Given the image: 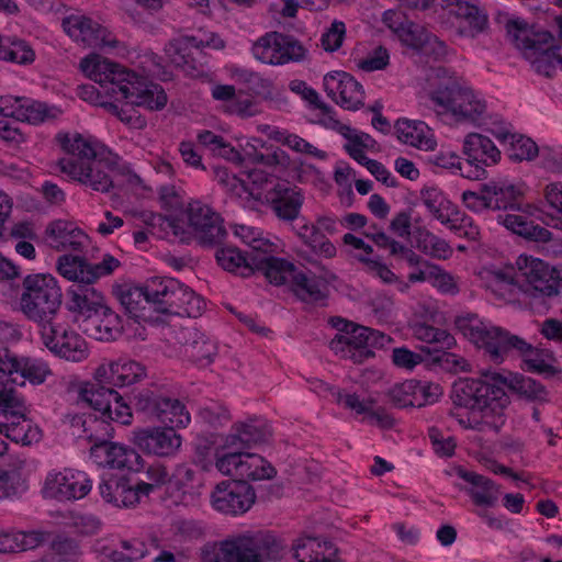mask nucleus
I'll list each match as a JSON object with an SVG mask.
<instances>
[{
    "label": "nucleus",
    "mask_w": 562,
    "mask_h": 562,
    "mask_svg": "<svg viewBox=\"0 0 562 562\" xmlns=\"http://www.w3.org/2000/svg\"><path fill=\"white\" fill-rule=\"evenodd\" d=\"M117 63L111 61L108 58L98 54H90L80 61L81 70L93 81L104 86L106 78L113 75V69H116Z\"/></svg>",
    "instance_id": "42"
},
{
    "label": "nucleus",
    "mask_w": 562,
    "mask_h": 562,
    "mask_svg": "<svg viewBox=\"0 0 562 562\" xmlns=\"http://www.w3.org/2000/svg\"><path fill=\"white\" fill-rule=\"evenodd\" d=\"M256 271L262 272L269 283L277 286L283 285L289 279L293 278L296 267L284 258L267 255L266 252H255V259H250Z\"/></svg>",
    "instance_id": "23"
},
{
    "label": "nucleus",
    "mask_w": 562,
    "mask_h": 562,
    "mask_svg": "<svg viewBox=\"0 0 562 562\" xmlns=\"http://www.w3.org/2000/svg\"><path fill=\"white\" fill-rule=\"evenodd\" d=\"M194 238L202 247L215 248L223 245L227 237L224 221L218 213L211 214L206 224L193 228Z\"/></svg>",
    "instance_id": "39"
},
{
    "label": "nucleus",
    "mask_w": 562,
    "mask_h": 562,
    "mask_svg": "<svg viewBox=\"0 0 562 562\" xmlns=\"http://www.w3.org/2000/svg\"><path fill=\"white\" fill-rule=\"evenodd\" d=\"M482 192L493 196V210L525 211L521 207L522 190L514 184L490 182L482 184Z\"/></svg>",
    "instance_id": "32"
},
{
    "label": "nucleus",
    "mask_w": 562,
    "mask_h": 562,
    "mask_svg": "<svg viewBox=\"0 0 562 562\" xmlns=\"http://www.w3.org/2000/svg\"><path fill=\"white\" fill-rule=\"evenodd\" d=\"M215 445L213 435L211 437L199 436L196 438L193 462L203 471H207L212 467V450Z\"/></svg>",
    "instance_id": "57"
},
{
    "label": "nucleus",
    "mask_w": 562,
    "mask_h": 562,
    "mask_svg": "<svg viewBox=\"0 0 562 562\" xmlns=\"http://www.w3.org/2000/svg\"><path fill=\"white\" fill-rule=\"evenodd\" d=\"M283 549L270 531H248L216 543H206L201 551L202 562H265L277 560Z\"/></svg>",
    "instance_id": "3"
},
{
    "label": "nucleus",
    "mask_w": 562,
    "mask_h": 562,
    "mask_svg": "<svg viewBox=\"0 0 562 562\" xmlns=\"http://www.w3.org/2000/svg\"><path fill=\"white\" fill-rule=\"evenodd\" d=\"M235 77L244 88V98L260 97L265 100L272 99L273 85L269 79L248 69H236Z\"/></svg>",
    "instance_id": "41"
},
{
    "label": "nucleus",
    "mask_w": 562,
    "mask_h": 562,
    "mask_svg": "<svg viewBox=\"0 0 562 562\" xmlns=\"http://www.w3.org/2000/svg\"><path fill=\"white\" fill-rule=\"evenodd\" d=\"M454 471L459 477L472 485L467 492L476 506L493 507L496 504L501 492L494 481L473 471H468L463 467H457Z\"/></svg>",
    "instance_id": "24"
},
{
    "label": "nucleus",
    "mask_w": 562,
    "mask_h": 562,
    "mask_svg": "<svg viewBox=\"0 0 562 562\" xmlns=\"http://www.w3.org/2000/svg\"><path fill=\"white\" fill-rule=\"evenodd\" d=\"M16 102L20 103L16 109L18 115L29 123L38 124L55 117V114L50 113L52 109L44 102L30 101L24 98H16Z\"/></svg>",
    "instance_id": "47"
},
{
    "label": "nucleus",
    "mask_w": 562,
    "mask_h": 562,
    "mask_svg": "<svg viewBox=\"0 0 562 562\" xmlns=\"http://www.w3.org/2000/svg\"><path fill=\"white\" fill-rule=\"evenodd\" d=\"M291 291L302 302L317 303L327 299L326 285L315 274L308 277L305 272L297 270L291 279Z\"/></svg>",
    "instance_id": "30"
},
{
    "label": "nucleus",
    "mask_w": 562,
    "mask_h": 562,
    "mask_svg": "<svg viewBox=\"0 0 562 562\" xmlns=\"http://www.w3.org/2000/svg\"><path fill=\"white\" fill-rule=\"evenodd\" d=\"M173 278L155 277L142 286L146 296H148L155 313L158 314V302L167 297L170 285L169 282H173Z\"/></svg>",
    "instance_id": "56"
},
{
    "label": "nucleus",
    "mask_w": 562,
    "mask_h": 562,
    "mask_svg": "<svg viewBox=\"0 0 562 562\" xmlns=\"http://www.w3.org/2000/svg\"><path fill=\"white\" fill-rule=\"evenodd\" d=\"M212 97L215 100L225 101V111L231 114H237L241 117L255 115L251 110L254 101L250 98H244V90L236 91L234 86L217 85L212 89Z\"/></svg>",
    "instance_id": "34"
},
{
    "label": "nucleus",
    "mask_w": 562,
    "mask_h": 562,
    "mask_svg": "<svg viewBox=\"0 0 562 562\" xmlns=\"http://www.w3.org/2000/svg\"><path fill=\"white\" fill-rule=\"evenodd\" d=\"M113 295L117 299L125 314L136 323H159V316L154 315L153 305L142 286L130 284H115L112 288Z\"/></svg>",
    "instance_id": "19"
},
{
    "label": "nucleus",
    "mask_w": 562,
    "mask_h": 562,
    "mask_svg": "<svg viewBox=\"0 0 562 562\" xmlns=\"http://www.w3.org/2000/svg\"><path fill=\"white\" fill-rule=\"evenodd\" d=\"M52 553L57 558L76 559L82 555L79 541L65 535H57L49 544Z\"/></svg>",
    "instance_id": "54"
},
{
    "label": "nucleus",
    "mask_w": 562,
    "mask_h": 562,
    "mask_svg": "<svg viewBox=\"0 0 562 562\" xmlns=\"http://www.w3.org/2000/svg\"><path fill=\"white\" fill-rule=\"evenodd\" d=\"M368 335H370V328L359 325L351 337L346 336L348 355L344 357L351 359L355 363H362L374 357V352L368 348Z\"/></svg>",
    "instance_id": "44"
},
{
    "label": "nucleus",
    "mask_w": 562,
    "mask_h": 562,
    "mask_svg": "<svg viewBox=\"0 0 562 562\" xmlns=\"http://www.w3.org/2000/svg\"><path fill=\"white\" fill-rule=\"evenodd\" d=\"M495 136L501 143L507 145L506 155L512 161H530L539 154L537 144L530 137L509 132H501L495 134Z\"/></svg>",
    "instance_id": "33"
},
{
    "label": "nucleus",
    "mask_w": 562,
    "mask_h": 562,
    "mask_svg": "<svg viewBox=\"0 0 562 562\" xmlns=\"http://www.w3.org/2000/svg\"><path fill=\"white\" fill-rule=\"evenodd\" d=\"M416 393V400L419 404H416V407H423L427 404H432L437 402L439 396L442 395V387L432 382H424L417 381V386L414 387Z\"/></svg>",
    "instance_id": "61"
},
{
    "label": "nucleus",
    "mask_w": 562,
    "mask_h": 562,
    "mask_svg": "<svg viewBox=\"0 0 562 562\" xmlns=\"http://www.w3.org/2000/svg\"><path fill=\"white\" fill-rule=\"evenodd\" d=\"M177 340L182 346V355L189 361L206 367L213 362L216 346L198 328L186 326L177 333Z\"/></svg>",
    "instance_id": "21"
},
{
    "label": "nucleus",
    "mask_w": 562,
    "mask_h": 562,
    "mask_svg": "<svg viewBox=\"0 0 562 562\" xmlns=\"http://www.w3.org/2000/svg\"><path fill=\"white\" fill-rule=\"evenodd\" d=\"M136 412L155 417L165 427H186L190 423V414L178 398L164 395L157 389H143L133 396Z\"/></svg>",
    "instance_id": "7"
},
{
    "label": "nucleus",
    "mask_w": 562,
    "mask_h": 562,
    "mask_svg": "<svg viewBox=\"0 0 562 562\" xmlns=\"http://www.w3.org/2000/svg\"><path fill=\"white\" fill-rule=\"evenodd\" d=\"M346 33L345 23L341 21H334L331 26L322 35V46L326 52H335L342 45L344 36Z\"/></svg>",
    "instance_id": "58"
},
{
    "label": "nucleus",
    "mask_w": 562,
    "mask_h": 562,
    "mask_svg": "<svg viewBox=\"0 0 562 562\" xmlns=\"http://www.w3.org/2000/svg\"><path fill=\"white\" fill-rule=\"evenodd\" d=\"M505 389L510 390L519 396L531 402L548 401V391L546 386L535 379L512 372H508V374L505 375Z\"/></svg>",
    "instance_id": "37"
},
{
    "label": "nucleus",
    "mask_w": 562,
    "mask_h": 562,
    "mask_svg": "<svg viewBox=\"0 0 562 562\" xmlns=\"http://www.w3.org/2000/svg\"><path fill=\"white\" fill-rule=\"evenodd\" d=\"M235 432L229 434L223 445L228 452L246 451L255 445L267 442L272 432L267 426H257L252 423H239L234 426Z\"/></svg>",
    "instance_id": "25"
},
{
    "label": "nucleus",
    "mask_w": 562,
    "mask_h": 562,
    "mask_svg": "<svg viewBox=\"0 0 562 562\" xmlns=\"http://www.w3.org/2000/svg\"><path fill=\"white\" fill-rule=\"evenodd\" d=\"M20 417L22 418L21 420H12L8 427H4L5 437L23 446L38 442L42 438L41 429L37 426H33L31 420L25 418L23 414Z\"/></svg>",
    "instance_id": "43"
},
{
    "label": "nucleus",
    "mask_w": 562,
    "mask_h": 562,
    "mask_svg": "<svg viewBox=\"0 0 562 562\" xmlns=\"http://www.w3.org/2000/svg\"><path fill=\"white\" fill-rule=\"evenodd\" d=\"M431 100L463 120L476 121L485 110V104L476 100L472 90L461 87L457 81L441 83L431 93Z\"/></svg>",
    "instance_id": "10"
},
{
    "label": "nucleus",
    "mask_w": 562,
    "mask_h": 562,
    "mask_svg": "<svg viewBox=\"0 0 562 562\" xmlns=\"http://www.w3.org/2000/svg\"><path fill=\"white\" fill-rule=\"evenodd\" d=\"M134 445L144 453L157 457L173 456L181 447L182 438L171 427H147L133 432Z\"/></svg>",
    "instance_id": "14"
},
{
    "label": "nucleus",
    "mask_w": 562,
    "mask_h": 562,
    "mask_svg": "<svg viewBox=\"0 0 562 562\" xmlns=\"http://www.w3.org/2000/svg\"><path fill=\"white\" fill-rule=\"evenodd\" d=\"M506 379L502 373L480 370L479 378L459 379L452 384V403L469 411L468 423L459 424L464 428L484 431L485 428L499 432L505 424L504 411L510 404L505 392Z\"/></svg>",
    "instance_id": "1"
},
{
    "label": "nucleus",
    "mask_w": 562,
    "mask_h": 562,
    "mask_svg": "<svg viewBox=\"0 0 562 562\" xmlns=\"http://www.w3.org/2000/svg\"><path fill=\"white\" fill-rule=\"evenodd\" d=\"M447 7H456L453 13L469 23V30H460L461 34L476 36L487 27L488 19L479 7L462 0H445Z\"/></svg>",
    "instance_id": "38"
},
{
    "label": "nucleus",
    "mask_w": 562,
    "mask_h": 562,
    "mask_svg": "<svg viewBox=\"0 0 562 562\" xmlns=\"http://www.w3.org/2000/svg\"><path fill=\"white\" fill-rule=\"evenodd\" d=\"M168 102L167 93L164 88L154 82L144 87L142 94H138V100H133L135 106H146L150 111L162 110Z\"/></svg>",
    "instance_id": "49"
},
{
    "label": "nucleus",
    "mask_w": 562,
    "mask_h": 562,
    "mask_svg": "<svg viewBox=\"0 0 562 562\" xmlns=\"http://www.w3.org/2000/svg\"><path fill=\"white\" fill-rule=\"evenodd\" d=\"M169 284L167 297L158 302V314L198 317L204 307L203 299L176 279Z\"/></svg>",
    "instance_id": "15"
},
{
    "label": "nucleus",
    "mask_w": 562,
    "mask_h": 562,
    "mask_svg": "<svg viewBox=\"0 0 562 562\" xmlns=\"http://www.w3.org/2000/svg\"><path fill=\"white\" fill-rule=\"evenodd\" d=\"M49 370L41 363H37L29 358L19 359V368H16L18 385H25V380H29L32 384H42Z\"/></svg>",
    "instance_id": "50"
},
{
    "label": "nucleus",
    "mask_w": 562,
    "mask_h": 562,
    "mask_svg": "<svg viewBox=\"0 0 562 562\" xmlns=\"http://www.w3.org/2000/svg\"><path fill=\"white\" fill-rule=\"evenodd\" d=\"M215 465L221 473L246 482L271 480L277 475L276 468L263 457L241 450L226 452L217 458Z\"/></svg>",
    "instance_id": "9"
},
{
    "label": "nucleus",
    "mask_w": 562,
    "mask_h": 562,
    "mask_svg": "<svg viewBox=\"0 0 562 562\" xmlns=\"http://www.w3.org/2000/svg\"><path fill=\"white\" fill-rule=\"evenodd\" d=\"M448 349L431 348L429 346H423L422 351L427 356L426 362L428 364L438 366L447 371H457L458 368L465 370L461 363H464V359L458 357L452 352H448Z\"/></svg>",
    "instance_id": "48"
},
{
    "label": "nucleus",
    "mask_w": 562,
    "mask_h": 562,
    "mask_svg": "<svg viewBox=\"0 0 562 562\" xmlns=\"http://www.w3.org/2000/svg\"><path fill=\"white\" fill-rule=\"evenodd\" d=\"M524 357V367L528 372L538 373L544 378L561 379L562 369L552 366L548 361H554L553 352L548 349H539L530 345V349L525 351H518Z\"/></svg>",
    "instance_id": "35"
},
{
    "label": "nucleus",
    "mask_w": 562,
    "mask_h": 562,
    "mask_svg": "<svg viewBox=\"0 0 562 562\" xmlns=\"http://www.w3.org/2000/svg\"><path fill=\"white\" fill-rule=\"evenodd\" d=\"M191 36H183L179 38H175L170 41L166 47L165 53L171 64L176 67L184 69L186 67L194 68L191 63L193 58H191L190 46H192V42L190 40Z\"/></svg>",
    "instance_id": "46"
},
{
    "label": "nucleus",
    "mask_w": 562,
    "mask_h": 562,
    "mask_svg": "<svg viewBox=\"0 0 562 562\" xmlns=\"http://www.w3.org/2000/svg\"><path fill=\"white\" fill-rule=\"evenodd\" d=\"M454 326L465 338L484 353L494 363H502L512 350L525 351L530 349V344L521 337L497 326L484 324L477 314L470 313L457 316Z\"/></svg>",
    "instance_id": "5"
},
{
    "label": "nucleus",
    "mask_w": 562,
    "mask_h": 562,
    "mask_svg": "<svg viewBox=\"0 0 562 562\" xmlns=\"http://www.w3.org/2000/svg\"><path fill=\"white\" fill-rule=\"evenodd\" d=\"M45 346L56 355L71 361L86 357V341L75 331L59 330L54 324L42 329Z\"/></svg>",
    "instance_id": "20"
},
{
    "label": "nucleus",
    "mask_w": 562,
    "mask_h": 562,
    "mask_svg": "<svg viewBox=\"0 0 562 562\" xmlns=\"http://www.w3.org/2000/svg\"><path fill=\"white\" fill-rule=\"evenodd\" d=\"M120 266V260L110 254H105L99 263H91L86 257L71 254L58 258L57 271L74 282L66 291L65 306L74 315L75 321L81 317L88 321L98 315L104 303V295L94 289L93 284L101 277L112 274Z\"/></svg>",
    "instance_id": "2"
},
{
    "label": "nucleus",
    "mask_w": 562,
    "mask_h": 562,
    "mask_svg": "<svg viewBox=\"0 0 562 562\" xmlns=\"http://www.w3.org/2000/svg\"><path fill=\"white\" fill-rule=\"evenodd\" d=\"M305 48L293 36L280 33V53L278 55V65L288 61H300L305 57Z\"/></svg>",
    "instance_id": "55"
},
{
    "label": "nucleus",
    "mask_w": 562,
    "mask_h": 562,
    "mask_svg": "<svg viewBox=\"0 0 562 562\" xmlns=\"http://www.w3.org/2000/svg\"><path fill=\"white\" fill-rule=\"evenodd\" d=\"M506 32L510 43L522 52L538 74L550 78L557 65H562V46L555 44L549 31L537 30L517 18L507 21Z\"/></svg>",
    "instance_id": "4"
},
{
    "label": "nucleus",
    "mask_w": 562,
    "mask_h": 562,
    "mask_svg": "<svg viewBox=\"0 0 562 562\" xmlns=\"http://www.w3.org/2000/svg\"><path fill=\"white\" fill-rule=\"evenodd\" d=\"M20 299L21 311L42 329L53 324L63 303L61 289L49 273L29 274L23 280Z\"/></svg>",
    "instance_id": "6"
},
{
    "label": "nucleus",
    "mask_w": 562,
    "mask_h": 562,
    "mask_svg": "<svg viewBox=\"0 0 562 562\" xmlns=\"http://www.w3.org/2000/svg\"><path fill=\"white\" fill-rule=\"evenodd\" d=\"M416 386L417 380H406L403 383L395 384L387 393L391 403L398 408L416 407V404H419L414 389Z\"/></svg>",
    "instance_id": "52"
},
{
    "label": "nucleus",
    "mask_w": 562,
    "mask_h": 562,
    "mask_svg": "<svg viewBox=\"0 0 562 562\" xmlns=\"http://www.w3.org/2000/svg\"><path fill=\"white\" fill-rule=\"evenodd\" d=\"M324 89L337 104L357 111L364 106L362 85L346 71H333L324 77Z\"/></svg>",
    "instance_id": "12"
},
{
    "label": "nucleus",
    "mask_w": 562,
    "mask_h": 562,
    "mask_svg": "<svg viewBox=\"0 0 562 562\" xmlns=\"http://www.w3.org/2000/svg\"><path fill=\"white\" fill-rule=\"evenodd\" d=\"M254 56L270 65H278L280 53V33L270 32L260 37L252 46Z\"/></svg>",
    "instance_id": "45"
},
{
    "label": "nucleus",
    "mask_w": 562,
    "mask_h": 562,
    "mask_svg": "<svg viewBox=\"0 0 562 562\" xmlns=\"http://www.w3.org/2000/svg\"><path fill=\"white\" fill-rule=\"evenodd\" d=\"M394 127L397 133V138L404 144L424 150H432L436 146V140L432 135H428V126L422 121L398 119Z\"/></svg>",
    "instance_id": "28"
},
{
    "label": "nucleus",
    "mask_w": 562,
    "mask_h": 562,
    "mask_svg": "<svg viewBox=\"0 0 562 562\" xmlns=\"http://www.w3.org/2000/svg\"><path fill=\"white\" fill-rule=\"evenodd\" d=\"M68 481L69 492L75 494V497H71V499L83 498L92 488L91 481L85 472L69 471Z\"/></svg>",
    "instance_id": "64"
},
{
    "label": "nucleus",
    "mask_w": 562,
    "mask_h": 562,
    "mask_svg": "<svg viewBox=\"0 0 562 562\" xmlns=\"http://www.w3.org/2000/svg\"><path fill=\"white\" fill-rule=\"evenodd\" d=\"M428 437L438 456L452 457L454 454L457 443L453 437L445 438L437 427H430L428 429Z\"/></svg>",
    "instance_id": "59"
},
{
    "label": "nucleus",
    "mask_w": 562,
    "mask_h": 562,
    "mask_svg": "<svg viewBox=\"0 0 562 562\" xmlns=\"http://www.w3.org/2000/svg\"><path fill=\"white\" fill-rule=\"evenodd\" d=\"M103 106L109 113L116 116L124 124L133 128H143L146 126V120L135 109L133 101L126 103L125 106H119L113 102H102Z\"/></svg>",
    "instance_id": "51"
},
{
    "label": "nucleus",
    "mask_w": 562,
    "mask_h": 562,
    "mask_svg": "<svg viewBox=\"0 0 562 562\" xmlns=\"http://www.w3.org/2000/svg\"><path fill=\"white\" fill-rule=\"evenodd\" d=\"M517 268L532 290L542 296H552L559 292V272L539 258L520 255Z\"/></svg>",
    "instance_id": "13"
},
{
    "label": "nucleus",
    "mask_w": 562,
    "mask_h": 562,
    "mask_svg": "<svg viewBox=\"0 0 562 562\" xmlns=\"http://www.w3.org/2000/svg\"><path fill=\"white\" fill-rule=\"evenodd\" d=\"M57 140L60 147L80 159L92 160L87 162L83 184H89L94 191L109 192L114 187L110 176L102 169L103 161L98 159L101 153L90 139H86L81 134H75L70 138L67 133H59Z\"/></svg>",
    "instance_id": "8"
},
{
    "label": "nucleus",
    "mask_w": 562,
    "mask_h": 562,
    "mask_svg": "<svg viewBox=\"0 0 562 562\" xmlns=\"http://www.w3.org/2000/svg\"><path fill=\"white\" fill-rule=\"evenodd\" d=\"M463 154L467 160L476 161L483 166L497 164L501 159V151L486 136L471 133L463 142Z\"/></svg>",
    "instance_id": "27"
},
{
    "label": "nucleus",
    "mask_w": 562,
    "mask_h": 562,
    "mask_svg": "<svg viewBox=\"0 0 562 562\" xmlns=\"http://www.w3.org/2000/svg\"><path fill=\"white\" fill-rule=\"evenodd\" d=\"M304 198L301 190L291 186L286 180L276 182L267 189L261 202H266L282 221H294L300 214Z\"/></svg>",
    "instance_id": "16"
},
{
    "label": "nucleus",
    "mask_w": 562,
    "mask_h": 562,
    "mask_svg": "<svg viewBox=\"0 0 562 562\" xmlns=\"http://www.w3.org/2000/svg\"><path fill=\"white\" fill-rule=\"evenodd\" d=\"M97 375L101 378L100 381L122 387L138 382L146 373L140 363L127 361L102 364L97 369Z\"/></svg>",
    "instance_id": "26"
},
{
    "label": "nucleus",
    "mask_w": 562,
    "mask_h": 562,
    "mask_svg": "<svg viewBox=\"0 0 562 562\" xmlns=\"http://www.w3.org/2000/svg\"><path fill=\"white\" fill-rule=\"evenodd\" d=\"M102 498L114 506H131L136 504L135 493H132L131 480L126 476L111 475L99 484Z\"/></svg>",
    "instance_id": "31"
},
{
    "label": "nucleus",
    "mask_w": 562,
    "mask_h": 562,
    "mask_svg": "<svg viewBox=\"0 0 562 562\" xmlns=\"http://www.w3.org/2000/svg\"><path fill=\"white\" fill-rule=\"evenodd\" d=\"M102 426V434L91 432L88 436V440L92 442L90 448V456L94 460L101 459L100 451H104V459L100 461V464L108 465L112 469H121V462L126 447L110 441L113 437L114 428L110 424L99 423Z\"/></svg>",
    "instance_id": "22"
},
{
    "label": "nucleus",
    "mask_w": 562,
    "mask_h": 562,
    "mask_svg": "<svg viewBox=\"0 0 562 562\" xmlns=\"http://www.w3.org/2000/svg\"><path fill=\"white\" fill-rule=\"evenodd\" d=\"M68 479L69 471L47 476L44 485L46 496L58 501H71V497H75V494H70V492L68 493V491H70L68 487Z\"/></svg>",
    "instance_id": "53"
},
{
    "label": "nucleus",
    "mask_w": 562,
    "mask_h": 562,
    "mask_svg": "<svg viewBox=\"0 0 562 562\" xmlns=\"http://www.w3.org/2000/svg\"><path fill=\"white\" fill-rule=\"evenodd\" d=\"M393 363L398 368L413 369L416 364L426 362L428 359L425 352H413L405 347L393 349Z\"/></svg>",
    "instance_id": "60"
},
{
    "label": "nucleus",
    "mask_w": 562,
    "mask_h": 562,
    "mask_svg": "<svg viewBox=\"0 0 562 562\" xmlns=\"http://www.w3.org/2000/svg\"><path fill=\"white\" fill-rule=\"evenodd\" d=\"M462 202L473 212H480L487 209L493 210V196L488 193H483L482 188L480 189V192L471 190L464 191L462 193Z\"/></svg>",
    "instance_id": "63"
},
{
    "label": "nucleus",
    "mask_w": 562,
    "mask_h": 562,
    "mask_svg": "<svg viewBox=\"0 0 562 562\" xmlns=\"http://www.w3.org/2000/svg\"><path fill=\"white\" fill-rule=\"evenodd\" d=\"M389 255L394 258H403L405 259L409 266L415 267L420 263L426 265L427 267H431L432 269L440 271L438 266L430 265L428 261H425L419 255H417L413 249L403 245L400 241H395L391 244V248L389 250Z\"/></svg>",
    "instance_id": "62"
},
{
    "label": "nucleus",
    "mask_w": 562,
    "mask_h": 562,
    "mask_svg": "<svg viewBox=\"0 0 562 562\" xmlns=\"http://www.w3.org/2000/svg\"><path fill=\"white\" fill-rule=\"evenodd\" d=\"M259 249L254 246L251 252H244L235 246L218 247L215 259L224 270L228 272L239 271V276L247 278L254 274V267L250 259H255V252Z\"/></svg>",
    "instance_id": "29"
},
{
    "label": "nucleus",
    "mask_w": 562,
    "mask_h": 562,
    "mask_svg": "<svg viewBox=\"0 0 562 562\" xmlns=\"http://www.w3.org/2000/svg\"><path fill=\"white\" fill-rule=\"evenodd\" d=\"M100 376L94 373L93 381L86 382L79 391V397L87 403L100 416L90 418L91 424L100 426L99 423H106V418H111V405L113 400H123V396L115 391V386L100 381Z\"/></svg>",
    "instance_id": "18"
},
{
    "label": "nucleus",
    "mask_w": 562,
    "mask_h": 562,
    "mask_svg": "<svg viewBox=\"0 0 562 562\" xmlns=\"http://www.w3.org/2000/svg\"><path fill=\"white\" fill-rule=\"evenodd\" d=\"M94 316L100 317L99 323L90 331V335L95 339L114 341L123 335L124 325L122 317L108 306L105 302L100 307V311H98V315Z\"/></svg>",
    "instance_id": "36"
},
{
    "label": "nucleus",
    "mask_w": 562,
    "mask_h": 562,
    "mask_svg": "<svg viewBox=\"0 0 562 562\" xmlns=\"http://www.w3.org/2000/svg\"><path fill=\"white\" fill-rule=\"evenodd\" d=\"M401 42L417 54L439 60L447 55V45L424 26L414 22L402 24L397 29Z\"/></svg>",
    "instance_id": "17"
},
{
    "label": "nucleus",
    "mask_w": 562,
    "mask_h": 562,
    "mask_svg": "<svg viewBox=\"0 0 562 562\" xmlns=\"http://www.w3.org/2000/svg\"><path fill=\"white\" fill-rule=\"evenodd\" d=\"M252 485L245 480H226L217 483L211 494L213 507L225 515L237 516L247 513L256 502Z\"/></svg>",
    "instance_id": "11"
},
{
    "label": "nucleus",
    "mask_w": 562,
    "mask_h": 562,
    "mask_svg": "<svg viewBox=\"0 0 562 562\" xmlns=\"http://www.w3.org/2000/svg\"><path fill=\"white\" fill-rule=\"evenodd\" d=\"M35 50L22 38L11 36L5 38V44L0 41V59L18 65H31L35 60Z\"/></svg>",
    "instance_id": "40"
}]
</instances>
